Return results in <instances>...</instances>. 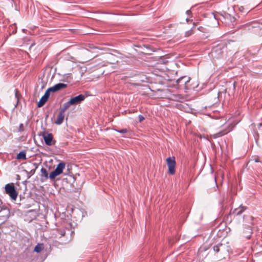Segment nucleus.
Listing matches in <instances>:
<instances>
[{
    "instance_id": "1",
    "label": "nucleus",
    "mask_w": 262,
    "mask_h": 262,
    "mask_svg": "<svg viewBox=\"0 0 262 262\" xmlns=\"http://www.w3.org/2000/svg\"><path fill=\"white\" fill-rule=\"evenodd\" d=\"M227 48V43L225 41H221L214 46L211 50V54L214 57L220 58Z\"/></svg>"
},
{
    "instance_id": "2",
    "label": "nucleus",
    "mask_w": 262,
    "mask_h": 262,
    "mask_svg": "<svg viewBox=\"0 0 262 262\" xmlns=\"http://www.w3.org/2000/svg\"><path fill=\"white\" fill-rule=\"evenodd\" d=\"M5 193L9 195L12 200H16L18 192L13 183H8L5 187Z\"/></svg>"
},
{
    "instance_id": "3",
    "label": "nucleus",
    "mask_w": 262,
    "mask_h": 262,
    "mask_svg": "<svg viewBox=\"0 0 262 262\" xmlns=\"http://www.w3.org/2000/svg\"><path fill=\"white\" fill-rule=\"evenodd\" d=\"M233 128V126L231 124H226L224 125L222 130L215 134L211 135L210 137L216 139L222 137L232 130Z\"/></svg>"
},
{
    "instance_id": "4",
    "label": "nucleus",
    "mask_w": 262,
    "mask_h": 262,
    "mask_svg": "<svg viewBox=\"0 0 262 262\" xmlns=\"http://www.w3.org/2000/svg\"><path fill=\"white\" fill-rule=\"evenodd\" d=\"M220 19L226 26L231 27L234 26V23L236 20L235 17L226 12H224L223 14L221 15Z\"/></svg>"
},
{
    "instance_id": "5",
    "label": "nucleus",
    "mask_w": 262,
    "mask_h": 262,
    "mask_svg": "<svg viewBox=\"0 0 262 262\" xmlns=\"http://www.w3.org/2000/svg\"><path fill=\"white\" fill-rule=\"evenodd\" d=\"M190 78L186 76L179 78L176 81L178 88L181 89H190Z\"/></svg>"
},
{
    "instance_id": "6",
    "label": "nucleus",
    "mask_w": 262,
    "mask_h": 262,
    "mask_svg": "<svg viewBox=\"0 0 262 262\" xmlns=\"http://www.w3.org/2000/svg\"><path fill=\"white\" fill-rule=\"evenodd\" d=\"M168 166V173L170 175H173L176 173V162L174 156L168 157L166 159Z\"/></svg>"
},
{
    "instance_id": "7",
    "label": "nucleus",
    "mask_w": 262,
    "mask_h": 262,
    "mask_svg": "<svg viewBox=\"0 0 262 262\" xmlns=\"http://www.w3.org/2000/svg\"><path fill=\"white\" fill-rule=\"evenodd\" d=\"M39 136H41L43 138L45 143L48 146H51L56 143V141L53 140V135L52 133L47 132H41Z\"/></svg>"
},
{
    "instance_id": "8",
    "label": "nucleus",
    "mask_w": 262,
    "mask_h": 262,
    "mask_svg": "<svg viewBox=\"0 0 262 262\" xmlns=\"http://www.w3.org/2000/svg\"><path fill=\"white\" fill-rule=\"evenodd\" d=\"M213 251L216 254H222L228 252V247L226 244L223 243H218L212 246Z\"/></svg>"
},
{
    "instance_id": "9",
    "label": "nucleus",
    "mask_w": 262,
    "mask_h": 262,
    "mask_svg": "<svg viewBox=\"0 0 262 262\" xmlns=\"http://www.w3.org/2000/svg\"><path fill=\"white\" fill-rule=\"evenodd\" d=\"M257 220L251 215L244 216V226L247 227H250L253 229V227L256 224Z\"/></svg>"
},
{
    "instance_id": "10",
    "label": "nucleus",
    "mask_w": 262,
    "mask_h": 262,
    "mask_svg": "<svg viewBox=\"0 0 262 262\" xmlns=\"http://www.w3.org/2000/svg\"><path fill=\"white\" fill-rule=\"evenodd\" d=\"M2 213V215H0V219L1 220H6L10 215L9 210L4 205H3V202L0 199V213Z\"/></svg>"
},
{
    "instance_id": "11",
    "label": "nucleus",
    "mask_w": 262,
    "mask_h": 262,
    "mask_svg": "<svg viewBox=\"0 0 262 262\" xmlns=\"http://www.w3.org/2000/svg\"><path fill=\"white\" fill-rule=\"evenodd\" d=\"M85 97L82 94H80L77 96L71 98L69 100L72 105L78 104L80 103L85 99Z\"/></svg>"
},
{
    "instance_id": "12",
    "label": "nucleus",
    "mask_w": 262,
    "mask_h": 262,
    "mask_svg": "<svg viewBox=\"0 0 262 262\" xmlns=\"http://www.w3.org/2000/svg\"><path fill=\"white\" fill-rule=\"evenodd\" d=\"M243 233L244 237L249 239L253 233V229L250 227L248 228L244 226Z\"/></svg>"
},
{
    "instance_id": "13",
    "label": "nucleus",
    "mask_w": 262,
    "mask_h": 262,
    "mask_svg": "<svg viewBox=\"0 0 262 262\" xmlns=\"http://www.w3.org/2000/svg\"><path fill=\"white\" fill-rule=\"evenodd\" d=\"M67 87V84L62 83H58L57 84H55L54 86H52L51 88L53 90V92H56L58 91H59L61 89H64Z\"/></svg>"
},
{
    "instance_id": "14",
    "label": "nucleus",
    "mask_w": 262,
    "mask_h": 262,
    "mask_svg": "<svg viewBox=\"0 0 262 262\" xmlns=\"http://www.w3.org/2000/svg\"><path fill=\"white\" fill-rule=\"evenodd\" d=\"M64 113L62 112L59 111V113L57 116V119L55 121V123L57 125L61 124L64 120Z\"/></svg>"
},
{
    "instance_id": "15",
    "label": "nucleus",
    "mask_w": 262,
    "mask_h": 262,
    "mask_svg": "<svg viewBox=\"0 0 262 262\" xmlns=\"http://www.w3.org/2000/svg\"><path fill=\"white\" fill-rule=\"evenodd\" d=\"M246 209L247 207L246 206L241 205L238 208H235L233 211V214H235L236 215H241Z\"/></svg>"
},
{
    "instance_id": "16",
    "label": "nucleus",
    "mask_w": 262,
    "mask_h": 262,
    "mask_svg": "<svg viewBox=\"0 0 262 262\" xmlns=\"http://www.w3.org/2000/svg\"><path fill=\"white\" fill-rule=\"evenodd\" d=\"M65 163L63 162H60L56 167L55 169L58 171L59 173H61L65 167Z\"/></svg>"
},
{
    "instance_id": "17",
    "label": "nucleus",
    "mask_w": 262,
    "mask_h": 262,
    "mask_svg": "<svg viewBox=\"0 0 262 262\" xmlns=\"http://www.w3.org/2000/svg\"><path fill=\"white\" fill-rule=\"evenodd\" d=\"M16 159L18 160H26V153L25 150L20 151L16 156Z\"/></svg>"
},
{
    "instance_id": "18",
    "label": "nucleus",
    "mask_w": 262,
    "mask_h": 262,
    "mask_svg": "<svg viewBox=\"0 0 262 262\" xmlns=\"http://www.w3.org/2000/svg\"><path fill=\"white\" fill-rule=\"evenodd\" d=\"M48 99L44 96H42L39 101L37 103V106L38 107H41L46 103Z\"/></svg>"
},
{
    "instance_id": "19",
    "label": "nucleus",
    "mask_w": 262,
    "mask_h": 262,
    "mask_svg": "<svg viewBox=\"0 0 262 262\" xmlns=\"http://www.w3.org/2000/svg\"><path fill=\"white\" fill-rule=\"evenodd\" d=\"M59 174H60V173H59L57 170H56L55 169L53 171H52L50 173V175H49V178L51 180H54L57 176H59Z\"/></svg>"
},
{
    "instance_id": "20",
    "label": "nucleus",
    "mask_w": 262,
    "mask_h": 262,
    "mask_svg": "<svg viewBox=\"0 0 262 262\" xmlns=\"http://www.w3.org/2000/svg\"><path fill=\"white\" fill-rule=\"evenodd\" d=\"M71 103H70V101H68V102L64 103L63 104V107L60 109V111L62 112L63 113H65V111L70 107V105H71Z\"/></svg>"
},
{
    "instance_id": "21",
    "label": "nucleus",
    "mask_w": 262,
    "mask_h": 262,
    "mask_svg": "<svg viewBox=\"0 0 262 262\" xmlns=\"http://www.w3.org/2000/svg\"><path fill=\"white\" fill-rule=\"evenodd\" d=\"M251 9H252V8H251L250 7L245 8V7L243 6H239L238 8L239 11L243 13H247V12H249L250 10Z\"/></svg>"
},
{
    "instance_id": "22",
    "label": "nucleus",
    "mask_w": 262,
    "mask_h": 262,
    "mask_svg": "<svg viewBox=\"0 0 262 262\" xmlns=\"http://www.w3.org/2000/svg\"><path fill=\"white\" fill-rule=\"evenodd\" d=\"M41 173V176L44 177L46 179H47L49 178V176H48V172L47 169L43 167H42L40 170Z\"/></svg>"
},
{
    "instance_id": "23",
    "label": "nucleus",
    "mask_w": 262,
    "mask_h": 262,
    "mask_svg": "<svg viewBox=\"0 0 262 262\" xmlns=\"http://www.w3.org/2000/svg\"><path fill=\"white\" fill-rule=\"evenodd\" d=\"M66 234V231L64 229L57 230V234H56V236L57 237L61 238L62 236H64Z\"/></svg>"
},
{
    "instance_id": "24",
    "label": "nucleus",
    "mask_w": 262,
    "mask_h": 262,
    "mask_svg": "<svg viewBox=\"0 0 262 262\" xmlns=\"http://www.w3.org/2000/svg\"><path fill=\"white\" fill-rule=\"evenodd\" d=\"M50 92H53V90H52L51 87L48 88L46 90V91L45 94L43 95V96H44V97L47 98L48 99H49V98L50 97Z\"/></svg>"
},
{
    "instance_id": "25",
    "label": "nucleus",
    "mask_w": 262,
    "mask_h": 262,
    "mask_svg": "<svg viewBox=\"0 0 262 262\" xmlns=\"http://www.w3.org/2000/svg\"><path fill=\"white\" fill-rule=\"evenodd\" d=\"M42 245H40V244H37L34 248V252H36L37 253H39L41 251V250H42Z\"/></svg>"
},
{
    "instance_id": "26",
    "label": "nucleus",
    "mask_w": 262,
    "mask_h": 262,
    "mask_svg": "<svg viewBox=\"0 0 262 262\" xmlns=\"http://www.w3.org/2000/svg\"><path fill=\"white\" fill-rule=\"evenodd\" d=\"M12 29V34H15L17 32V28L15 24L11 25L9 27V29Z\"/></svg>"
},
{
    "instance_id": "27",
    "label": "nucleus",
    "mask_w": 262,
    "mask_h": 262,
    "mask_svg": "<svg viewBox=\"0 0 262 262\" xmlns=\"http://www.w3.org/2000/svg\"><path fill=\"white\" fill-rule=\"evenodd\" d=\"M193 34V32L192 29H190L185 33V36L188 37Z\"/></svg>"
},
{
    "instance_id": "28",
    "label": "nucleus",
    "mask_w": 262,
    "mask_h": 262,
    "mask_svg": "<svg viewBox=\"0 0 262 262\" xmlns=\"http://www.w3.org/2000/svg\"><path fill=\"white\" fill-rule=\"evenodd\" d=\"M15 96L16 98L17 99V102H18L19 98L21 96V95L17 89H15Z\"/></svg>"
},
{
    "instance_id": "29",
    "label": "nucleus",
    "mask_w": 262,
    "mask_h": 262,
    "mask_svg": "<svg viewBox=\"0 0 262 262\" xmlns=\"http://www.w3.org/2000/svg\"><path fill=\"white\" fill-rule=\"evenodd\" d=\"M115 130L116 132L121 133V134H125V133H127V130L126 128H123V129H120V130L115 129Z\"/></svg>"
},
{
    "instance_id": "30",
    "label": "nucleus",
    "mask_w": 262,
    "mask_h": 262,
    "mask_svg": "<svg viewBox=\"0 0 262 262\" xmlns=\"http://www.w3.org/2000/svg\"><path fill=\"white\" fill-rule=\"evenodd\" d=\"M24 130V125L23 123H20L19 125L18 132H21Z\"/></svg>"
},
{
    "instance_id": "31",
    "label": "nucleus",
    "mask_w": 262,
    "mask_h": 262,
    "mask_svg": "<svg viewBox=\"0 0 262 262\" xmlns=\"http://www.w3.org/2000/svg\"><path fill=\"white\" fill-rule=\"evenodd\" d=\"M138 119H139V122H141L145 119V118L143 116H142L141 115H139L138 116Z\"/></svg>"
},
{
    "instance_id": "32",
    "label": "nucleus",
    "mask_w": 262,
    "mask_h": 262,
    "mask_svg": "<svg viewBox=\"0 0 262 262\" xmlns=\"http://www.w3.org/2000/svg\"><path fill=\"white\" fill-rule=\"evenodd\" d=\"M33 165L35 166V168L34 169H31L30 170V173H31V174H33L34 173H35V169H36L37 168V166H35V164H33Z\"/></svg>"
},
{
    "instance_id": "33",
    "label": "nucleus",
    "mask_w": 262,
    "mask_h": 262,
    "mask_svg": "<svg viewBox=\"0 0 262 262\" xmlns=\"http://www.w3.org/2000/svg\"><path fill=\"white\" fill-rule=\"evenodd\" d=\"M198 30H199V31H201V32H204V28L203 27H198Z\"/></svg>"
},
{
    "instance_id": "34",
    "label": "nucleus",
    "mask_w": 262,
    "mask_h": 262,
    "mask_svg": "<svg viewBox=\"0 0 262 262\" xmlns=\"http://www.w3.org/2000/svg\"><path fill=\"white\" fill-rule=\"evenodd\" d=\"M186 13L187 15H189L191 14V11H190V10H188L186 11Z\"/></svg>"
},
{
    "instance_id": "35",
    "label": "nucleus",
    "mask_w": 262,
    "mask_h": 262,
    "mask_svg": "<svg viewBox=\"0 0 262 262\" xmlns=\"http://www.w3.org/2000/svg\"><path fill=\"white\" fill-rule=\"evenodd\" d=\"M262 125V123H259V125H258V127H260Z\"/></svg>"
},
{
    "instance_id": "36",
    "label": "nucleus",
    "mask_w": 262,
    "mask_h": 262,
    "mask_svg": "<svg viewBox=\"0 0 262 262\" xmlns=\"http://www.w3.org/2000/svg\"><path fill=\"white\" fill-rule=\"evenodd\" d=\"M255 162H258V160L256 159Z\"/></svg>"
},
{
    "instance_id": "37",
    "label": "nucleus",
    "mask_w": 262,
    "mask_h": 262,
    "mask_svg": "<svg viewBox=\"0 0 262 262\" xmlns=\"http://www.w3.org/2000/svg\"><path fill=\"white\" fill-rule=\"evenodd\" d=\"M186 20L187 21H188V18H186Z\"/></svg>"
}]
</instances>
